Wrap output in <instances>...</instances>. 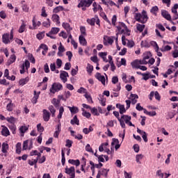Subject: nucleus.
<instances>
[{
	"label": "nucleus",
	"instance_id": "f257e3e1",
	"mask_svg": "<svg viewBox=\"0 0 178 178\" xmlns=\"http://www.w3.org/2000/svg\"><path fill=\"white\" fill-rule=\"evenodd\" d=\"M65 112V108L63 106H60L58 108V114L57 115V118L58 119V124L56 126V131L54 134V137L55 138H58L59 137V134H60V131L62 130V124H60V119L62 118V116H63V113Z\"/></svg>",
	"mask_w": 178,
	"mask_h": 178
},
{
	"label": "nucleus",
	"instance_id": "f03ea898",
	"mask_svg": "<svg viewBox=\"0 0 178 178\" xmlns=\"http://www.w3.org/2000/svg\"><path fill=\"white\" fill-rule=\"evenodd\" d=\"M134 17L136 22L142 23L143 24H145V23L148 22V15H147V12L145 10H143L142 13H136Z\"/></svg>",
	"mask_w": 178,
	"mask_h": 178
},
{
	"label": "nucleus",
	"instance_id": "7ed1b4c3",
	"mask_svg": "<svg viewBox=\"0 0 178 178\" xmlns=\"http://www.w3.org/2000/svg\"><path fill=\"white\" fill-rule=\"evenodd\" d=\"M116 28L118 31V33H117L116 35H118V34H126L127 35H130V31L124 23L119 22Z\"/></svg>",
	"mask_w": 178,
	"mask_h": 178
},
{
	"label": "nucleus",
	"instance_id": "20e7f679",
	"mask_svg": "<svg viewBox=\"0 0 178 178\" xmlns=\"http://www.w3.org/2000/svg\"><path fill=\"white\" fill-rule=\"evenodd\" d=\"M138 98V95L136 94L131 93L129 95V100H126L125 102L127 104V109H129L130 108V104H132V105H136L137 104V99Z\"/></svg>",
	"mask_w": 178,
	"mask_h": 178
},
{
	"label": "nucleus",
	"instance_id": "39448f33",
	"mask_svg": "<svg viewBox=\"0 0 178 178\" xmlns=\"http://www.w3.org/2000/svg\"><path fill=\"white\" fill-rule=\"evenodd\" d=\"M92 5L91 0H81L78 4V8H81L82 10H87V8H90Z\"/></svg>",
	"mask_w": 178,
	"mask_h": 178
},
{
	"label": "nucleus",
	"instance_id": "423d86ee",
	"mask_svg": "<svg viewBox=\"0 0 178 178\" xmlns=\"http://www.w3.org/2000/svg\"><path fill=\"white\" fill-rule=\"evenodd\" d=\"M63 86H62L60 83H54L50 88V92H51V94H55V92L60 91V90H63Z\"/></svg>",
	"mask_w": 178,
	"mask_h": 178
},
{
	"label": "nucleus",
	"instance_id": "0eeeda50",
	"mask_svg": "<svg viewBox=\"0 0 178 178\" xmlns=\"http://www.w3.org/2000/svg\"><path fill=\"white\" fill-rule=\"evenodd\" d=\"M115 40V42L118 43V36L115 38V36H106L104 37V45H112L113 44V41Z\"/></svg>",
	"mask_w": 178,
	"mask_h": 178
},
{
	"label": "nucleus",
	"instance_id": "6e6552de",
	"mask_svg": "<svg viewBox=\"0 0 178 178\" xmlns=\"http://www.w3.org/2000/svg\"><path fill=\"white\" fill-rule=\"evenodd\" d=\"M107 145H109V143L106 142L104 143H102L100 145V146L99 147V152H106V154H108V155H111V154H112V152L111 151V149H109L108 148L106 147Z\"/></svg>",
	"mask_w": 178,
	"mask_h": 178
},
{
	"label": "nucleus",
	"instance_id": "1a4fd4ad",
	"mask_svg": "<svg viewBox=\"0 0 178 178\" xmlns=\"http://www.w3.org/2000/svg\"><path fill=\"white\" fill-rule=\"evenodd\" d=\"M122 45H127L128 48H133L135 45L134 41L126 39L124 35L122 36Z\"/></svg>",
	"mask_w": 178,
	"mask_h": 178
},
{
	"label": "nucleus",
	"instance_id": "9d476101",
	"mask_svg": "<svg viewBox=\"0 0 178 178\" xmlns=\"http://www.w3.org/2000/svg\"><path fill=\"white\" fill-rule=\"evenodd\" d=\"M65 173H66V175H68L70 177H76V169L73 166L70 168L67 167L65 169Z\"/></svg>",
	"mask_w": 178,
	"mask_h": 178
},
{
	"label": "nucleus",
	"instance_id": "9b49d317",
	"mask_svg": "<svg viewBox=\"0 0 178 178\" xmlns=\"http://www.w3.org/2000/svg\"><path fill=\"white\" fill-rule=\"evenodd\" d=\"M67 77H69V73L63 70L60 71V79L63 83L67 82Z\"/></svg>",
	"mask_w": 178,
	"mask_h": 178
},
{
	"label": "nucleus",
	"instance_id": "f8f14e48",
	"mask_svg": "<svg viewBox=\"0 0 178 178\" xmlns=\"http://www.w3.org/2000/svg\"><path fill=\"white\" fill-rule=\"evenodd\" d=\"M43 120L44 122H49V120L51 119V113L48 111L47 109H43Z\"/></svg>",
	"mask_w": 178,
	"mask_h": 178
},
{
	"label": "nucleus",
	"instance_id": "ddd939ff",
	"mask_svg": "<svg viewBox=\"0 0 178 178\" xmlns=\"http://www.w3.org/2000/svg\"><path fill=\"white\" fill-rule=\"evenodd\" d=\"M2 41L3 42V44H10V41H12V40H10V36L9 35V33H4L2 35Z\"/></svg>",
	"mask_w": 178,
	"mask_h": 178
},
{
	"label": "nucleus",
	"instance_id": "4468645a",
	"mask_svg": "<svg viewBox=\"0 0 178 178\" xmlns=\"http://www.w3.org/2000/svg\"><path fill=\"white\" fill-rule=\"evenodd\" d=\"M1 127V135L3 137H8V136H10V131H9V129H8L6 126L2 125Z\"/></svg>",
	"mask_w": 178,
	"mask_h": 178
},
{
	"label": "nucleus",
	"instance_id": "2eb2a0df",
	"mask_svg": "<svg viewBox=\"0 0 178 178\" xmlns=\"http://www.w3.org/2000/svg\"><path fill=\"white\" fill-rule=\"evenodd\" d=\"M95 77L99 81H101L103 86H105L106 81H105V76L104 75L101 74V73L99 72H97L95 74Z\"/></svg>",
	"mask_w": 178,
	"mask_h": 178
},
{
	"label": "nucleus",
	"instance_id": "dca6fc26",
	"mask_svg": "<svg viewBox=\"0 0 178 178\" xmlns=\"http://www.w3.org/2000/svg\"><path fill=\"white\" fill-rule=\"evenodd\" d=\"M92 10L94 12V13H97V12H98V10H100V12H102L104 10V9H102V7H101V5L97 3V2H94L92 3Z\"/></svg>",
	"mask_w": 178,
	"mask_h": 178
},
{
	"label": "nucleus",
	"instance_id": "f3484780",
	"mask_svg": "<svg viewBox=\"0 0 178 178\" xmlns=\"http://www.w3.org/2000/svg\"><path fill=\"white\" fill-rule=\"evenodd\" d=\"M62 26L63 29L66 30L67 34H70V31L73 30V28H72V26H70V24H69V23L67 22L63 23Z\"/></svg>",
	"mask_w": 178,
	"mask_h": 178
},
{
	"label": "nucleus",
	"instance_id": "a211bd4d",
	"mask_svg": "<svg viewBox=\"0 0 178 178\" xmlns=\"http://www.w3.org/2000/svg\"><path fill=\"white\" fill-rule=\"evenodd\" d=\"M65 51H66L65 47H63L62 42H60V46L58 47V51L57 53L58 56H63V52H65Z\"/></svg>",
	"mask_w": 178,
	"mask_h": 178
},
{
	"label": "nucleus",
	"instance_id": "6ab92c4d",
	"mask_svg": "<svg viewBox=\"0 0 178 178\" xmlns=\"http://www.w3.org/2000/svg\"><path fill=\"white\" fill-rule=\"evenodd\" d=\"M34 96L32 99V102L33 104H36L38 101V98H40V94H41V92H38L36 90L33 91Z\"/></svg>",
	"mask_w": 178,
	"mask_h": 178
},
{
	"label": "nucleus",
	"instance_id": "aec40b11",
	"mask_svg": "<svg viewBox=\"0 0 178 178\" xmlns=\"http://www.w3.org/2000/svg\"><path fill=\"white\" fill-rule=\"evenodd\" d=\"M161 15L163 16V17H164V19H166V20H171L172 19V17H170V14H169V13L165 10L161 11Z\"/></svg>",
	"mask_w": 178,
	"mask_h": 178
},
{
	"label": "nucleus",
	"instance_id": "412c9836",
	"mask_svg": "<svg viewBox=\"0 0 178 178\" xmlns=\"http://www.w3.org/2000/svg\"><path fill=\"white\" fill-rule=\"evenodd\" d=\"M29 80H30V78H29V76L22 79H20L19 81V85L23 87V86H26V84L29 83Z\"/></svg>",
	"mask_w": 178,
	"mask_h": 178
},
{
	"label": "nucleus",
	"instance_id": "4be33fe9",
	"mask_svg": "<svg viewBox=\"0 0 178 178\" xmlns=\"http://www.w3.org/2000/svg\"><path fill=\"white\" fill-rule=\"evenodd\" d=\"M79 40L81 45H83V47H86V45H87V40H86V38H84L83 35H79Z\"/></svg>",
	"mask_w": 178,
	"mask_h": 178
},
{
	"label": "nucleus",
	"instance_id": "5701e85b",
	"mask_svg": "<svg viewBox=\"0 0 178 178\" xmlns=\"http://www.w3.org/2000/svg\"><path fill=\"white\" fill-rule=\"evenodd\" d=\"M116 108L120 109V115H123V113H126V108H124V105L117 104Z\"/></svg>",
	"mask_w": 178,
	"mask_h": 178
},
{
	"label": "nucleus",
	"instance_id": "b1692460",
	"mask_svg": "<svg viewBox=\"0 0 178 178\" xmlns=\"http://www.w3.org/2000/svg\"><path fill=\"white\" fill-rule=\"evenodd\" d=\"M19 133L21 134V137H24V133H26V131H27V130H29V127H27L26 126H22L19 127Z\"/></svg>",
	"mask_w": 178,
	"mask_h": 178
},
{
	"label": "nucleus",
	"instance_id": "393cba45",
	"mask_svg": "<svg viewBox=\"0 0 178 178\" xmlns=\"http://www.w3.org/2000/svg\"><path fill=\"white\" fill-rule=\"evenodd\" d=\"M32 23H33V30H35L37 27H40V26H41V22L38 21V22H35V17L33 18ZM30 29H32V28H30Z\"/></svg>",
	"mask_w": 178,
	"mask_h": 178
},
{
	"label": "nucleus",
	"instance_id": "a878e982",
	"mask_svg": "<svg viewBox=\"0 0 178 178\" xmlns=\"http://www.w3.org/2000/svg\"><path fill=\"white\" fill-rule=\"evenodd\" d=\"M16 62V55L13 54L10 56V58L8 59L7 62V65H10L12 63H15Z\"/></svg>",
	"mask_w": 178,
	"mask_h": 178
},
{
	"label": "nucleus",
	"instance_id": "bb28decb",
	"mask_svg": "<svg viewBox=\"0 0 178 178\" xmlns=\"http://www.w3.org/2000/svg\"><path fill=\"white\" fill-rule=\"evenodd\" d=\"M59 15L56 14H54L51 17V20L54 22L56 23V24H60V22L59 21Z\"/></svg>",
	"mask_w": 178,
	"mask_h": 178
},
{
	"label": "nucleus",
	"instance_id": "cd10ccee",
	"mask_svg": "<svg viewBox=\"0 0 178 178\" xmlns=\"http://www.w3.org/2000/svg\"><path fill=\"white\" fill-rule=\"evenodd\" d=\"M48 109L50 112V115L51 114V117L55 118V116H56L55 113H56V109H55V107H54V106L51 105L48 107Z\"/></svg>",
	"mask_w": 178,
	"mask_h": 178
},
{
	"label": "nucleus",
	"instance_id": "c85d7f7f",
	"mask_svg": "<svg viewBox=\"0 0 178 178\" xmlns=\"http://www.w3.org/2000/svg\"><path fill=\"white\" fill-rule=\"evenodd\" d=\"M106 55H108L107 52H99V56L102 58L104 60V62H106V63H108V59L106 58Z\"/></svg>",
	"mask_w": 178,
	"mask_h": 178
},
{
	"label": "nucleus",
	"instance_id": "c756f323",
	"mask_svg": "<svg viewBox=\"0 0 178 178\" xmlns=\"http://www.w3.org/2000/svg\"><path fill=\"white\" fill-rule=\"evenodd\" d=\"M120 119H122V120H123L124 122H125L126 124H127L129 123V122H130V120H131V117L127 115H122Z\"/></svg>",
	"mask_w": 178,
	"mask_h": 178
},
{
	"label": "nucleus",
	"instance_id": "7c9ffc66",
	"mask_svg": "<svg viewBox=\"0 0 178 178\" xmlns=\"http://www.w3.org/2000/svg\"><path fill=\"white\" fill-rule=\"evenodd\" d=\"M8 149H9V145H8V143H3L2 144V148H1V151L3 154H6Z\"/></svg>",
	"mask_w": 178,
	"mask_h": 178
},
{
	"label": "nucleus",
	"instance_id": "2f4dec72",
	"mask_svg": "<svg viewBox=\"0 0 178 178\" xmlns=\"http://www.w3.org/2000/svg\"><path fill=\"white\" fill-rule=\"evenodd\" d=\"M68 163H71V165H74L75 166H80V160L79 159H70L68 161Z\"/></svg>",
	"mask_w": 178,
	"mask_h": 178
},
{
	"label": "nucleus",
	"instance_id": "473e14b6",
	"mask_svg": "<svg viewBox=\"0 0 178 178\" xmlns=\"http://www.w3.org/2000/svg\"><path fill=\"white\" fill-rule=\"evenodd\" d=\"M131 65L133 69H138V67H140V63L138 62V60H135L134 61L131 62Z\"/></svg>",
	"mask_w": 178,
	"mask_h": 178
},
{
	"label": "nucleus",
	"instance_id": "72a5a7b5",
	"mask_svg": "<svg viewBox=\"0 0 178 178\" xmlns=\"http://www.w3.org/2000/svg\"><path fill=\"white\" fill-rule=\"evenodd\" d=\"M95 22H97V16L92 19H87V23H88V24H90V26H95Z\"/></svg>",
	"mask_w": 178,
	"mask_h": 178
},
{
	"label": "nucleus",
	"instance_id": "f704fd0d",
	"mask_svg": "<svg viewBox=\"0 0 178 178\" xmlns=\"http://www.w3.org/2000/svg\"><path fill=\"white\" fill-rule=\"evenodd\" d=\"M6 120L8 122V123H10L11 124H15L16 123V118L13 116L11 117H7L6 118Z\"/></svg>",
	"mask_w": 178,
	"mask_h": 178
},
{
	"label": "nucleus",
	"instance_id": "c9c22d12",
	"mask_svg": "<svg viewBox=\"0 0 178 178\" xmlns=\"http://www.w3.org/2000/svg\"><path fill=\"white\" fill-rule=\"evenodd\" d=\"M136 29L138 31H140V33H143V31H144V29H145V25L141 24H137Z\"/></svg>",
	"mask_w": 178,
	"mask_h": 178
},
{
	"label": "nucleus",
	"instance_id": "e433bc0d",
	"mask_svg": "<svg viewBox=\"0 0 178 178\" xmlns=\"http://www.w3.org/2000/svg\"><path fill=\"white\" fill-rule=\"evenodd\" d=\"M172 49V47L169 46V45H163L162 46V47L160 49V51H161V52H166L168 51H170Z\"/></svg>",
	"mask_w": 178,
	"mask_h": 178
},
{
	"label": "nucleus",
	"instance_id": "4c0bfd02",
	"mask_svg": "<svg viewBox=\"0 0 178 178\" xmlns=\"http://www.w3.org/2000/svg\"><path fill=\"white\" fill-rule=\"evenodd\" d=\"M43 27H46L47 29L51 27V19L49 18L47 19V21L42 22Z\"/></svg>",
	"mask_w": 178,
	"mask_h": 178
},
{
	"label": "nucleus",
	"instance_id": "58836bf2",
	"mask_svg": "<svg viewBox=\"0 0 178 178\" xmlns=\"http://www.w3.org/2000/svg\"><path fill=\"white\" fill-rule=\"evenodd\" d=\"M70 123L71 124H77V126L80 124L79 119H77V115L74 116L73 119L71 120Z\"/></svg>",
	"mask_w": 178,
	"mask_h": 178
},
{
	"label": "nucleus",
	"instance_id": "ea45409f",
	"mask_svg": "<svg viewBox=\"0 0 178 178\" xmlns=\"http://www.w3.org/2000/svg\"><path fill=\"white\" fill-rule=\"evenodd\" d=\"M86 70L88 74H91L92 73V70H94V67L88 63L86 67Z\"/></svg>",
	"mask_w": 178,
	"mask_h": 178
},
{
	"label": "nucleus",
	"instance_id": "a19ab883",
	"mask_svg": "<svg viewBox=\"0 0 178 178\" xmlns=\"http://www.w3.org/2000/svg\"><path fill=\"white\" fill-rule=\"evenodd\" d=\"M90 111H91V113L95 116H99V113H98V109H97V108L95 107L90 108Z\"/></svg>",
	"mask_w": 178,
	"mask_h": 178
},
{
	"label": "nucleus",
	"instance_id": "79ce46f5",
	"mask_svg": "<svg viewBox=\"0 0 178 178\" xmlns=\"http://www.w3.org/2000/svg\"><path fill=\"white\" fill-rule=\"evenodd\" d=\"M68 109L70 111L71 113H77L79 112V108L76 106H68Z\"/></svg>",
	"mask_w": 178,
	"mask_h": 178
},
{
	"label": "nucleus",
	"instance_id": "37998d69",
	"mask_svg": "<svg viewBox=\"0 0 178 178\" xmlns=\"http://www.w3.org/2000/svg\"><path fill=\"white\" fill-rule=\"evenodd\" d=\"M60 30V29L59 28L53 27V28H51L49 33H51V34H53V35H56L59 33Z\"/></svg>",
	"mask_w": 178,
	"mask_h": 178
},
{
	"label": "nucleus",
	"instance_id": "c03bdc74",
	"mask_svg": "<svg viewBox=\"0 0 178 178\" xmlns=\"http://www.w3.org/2000/svg\"><path fill=\"white\" fill-rule=\"evenodd\" d=\"M37 162H38V158L28 161V163L30 165V166H34V165L37 164Z\"/></svg>",
	"mask_w": 178,
	"mask_h": 178
},
{
	"label": "nucleus",
	"instance_id": "a18cd8bd",
	"mask_svg": "<svg viewBox=\"0 0 178 178\" xmlns=\"http://www.w3.org/2000/svg\"><path fill=\"white\" fill-rule=\"evenodd\" d=\"M51 104L55 106V108H58V106H59V104H60V101L54 98L52 99Z\"/></svg>",
	"mask_w": 178,
	"mask_h": 178
},
{
	"label": "nucleus",
	"instance_id": "49530a36",
	"mask_svg": "<svg viewBox=\"0 0 178 178\" xmlns=\"http://www.w3.org/2000/svg\"><path fill=\"white\" fill-rule=\"evenodd\" d=\"M16 152L17 154H20L22 152V143H17L16 145Z\"/></svg>",
	"mask_w": 178,
	"mask_h": 178
},
{
	"label": "nucleus",
	"instance_id": "de8ad7c7",
	"mask_svg": "<svg viewBox=\"0 0 178 178\" xmlns=\"http://www.w3.org/2000/svg\"><path fill=\"white\" fill-rule=\"evenodd\" d=\"M108 172H109L108 169H102V170L100 171V175H102V176H104V177H107Z\"/></svg>",
	"mask_w": 178,
	"mask_h": 178
},
{
	"label": "nucleus",
	"instance_id": "09e8293b",
	"mask_svg": "<svg viewBox=\"0 0 178 178\" xmlns=\"http://www.w3.org/2000/svg\"><path fill=\"white\" fill-rule=\"evenodd\" d=\"M154 44H155V51L157 53V55L159 56H162V53L159 51V46H158V44L156 43V42H154Z\"/></svg>",
	"mask_w": 178,
	"mask_h": 178
},
{
	"label": "nucleus",
	"instance_id": "8fccbe9b",
	"mask_svg": "<svg viewBox=\"0 0 178 178\" xmlns=\"http://www.w3.org/2000/svg\"><path fill=\"white\" fill-rule=\"evenodd\" d=\"M151 56H152L151 52H149V51L146 52L144 54L143 59H145V60H149Z\"/></svg>",
	"mask_w": 178,
	"mask_h": 178
},
{
	"label": "nucleus",
	"instance_id": "3c124183",
	"mask_svg": "<svg viewBox=\"0 0 178 178\" xmlns=\"http://www.w3.org/2000/svg\"><path fill=\"white\" fill-rule=\"evenodd\" d=\"M10 130L12 131L13 134H16V125L14 124L8 126Z\"/></svg>",
	"mask_w": 178,
	"mask_h": 178
},
{
	"label": "nucleus",
	"instance_id": "603ef678",
	"mask_svg": "<svg viewBox=\"0 0 178 178\" xmlns=\"http://www.w3.org/2000/svg\"><path fill=\"white\" fill-rule=\"evenodd\" d=\"M24 30H26V24L24 22H23L22 24V25L20 26L18 31H19V33H24Z\"/></svg>",
	"mask_w": 178,
	"mask_h": 178
},
{
	"label": "nucleus",
	"instance_id": "864d4df0",
	"mask_svg": "<svg viewBox=\"0 0 178 178\" xmlns=\"http://www.w3.org/2000/svg\"><path fill=\"white\" fill-rule=\"evenodd\" d=\"M82 111H83V113H82L83 116H84L85 118H87L88 119H89V118H91V113L86 111L84 108H82Z\"/></svg>",
	"mask_w": 178,
	"mask_h": 178
},
{
	"label": "nucleus",
	"instance_id": "5fc2aeb1",
	"mask_svg": "<svg viewBox=\"0 0 178 178\" xmlns=\"http://www.w3.org/2000/svg\"><path fill=\"white\" fill-rule=\"evenodd\" d=\"M62 10H63V7L62 6H59L56 7V8L54 9L53 12H54V13H58V12H60V11H62Z\"/></svg>",
	"mask_w": 178,
	"mask_h": 178
},
{
	"label": "nucleus",
	"instance_id": "6e6d98bb",
	"mask_svg": "<svg viewBox=\"0 0 178 178\" xmlns=\"http://www.w3.org/2000/svg\"><path fill=\"white\" fill-rule=\"evenodd\" d=\"M79 72V66H76L75 69L72 68V71H71V74L72 76H76V74H77V72Z\"/></svg>",
	"mask_w": 178,
	"mask_h": 178
},
{
	"label": "nucleus",
	"instance_id": "4d7b16f0",
	"mask_svg": "<svg viewBox=\"0 0 178 178\" xmlns=\"http://www.w3.org/2000/svg\"><path fill=\"white\" fill-rule=\"evenodd\" d=\"M143 158H144V156H143V154H137L136 156V161L137 162V163H141V162H140V161H141V159H143Z\"/></svg>",
	"mask_w": 178,
	"mask_h": 178
},
{
	"label": "nucleus",
	"instance_id": "13d9d810",
	"mask_svg": "<svg viewBox=\"0 0 178 178\" xmlns=\"http://www.w3.org/2000/svg\"><path fill=\"white\" fill-rule=\"evenodd\" d=\"M6 109L7 111H8V112H12V111H13V104H12V102H10L6 106Z\"/></svg>",
	"mask_w": 178,
	"mask_h": 178
},
{
	"label": "nucleus",
	"instance_id": "bf43d9fd",
	"mask_svg": "<svg viewBox=\"0 0 178 178\" xmlns=\"http://www.w3.org/2000/svg\"><path fill=\"white\" fill-rule=\"evenodd\" d=\"M158 10H159V8H158V6H156L152 8L150 12L153 15H156V13L158 12Z\"/></svg>",
	"mask_w": 178,
	"mask_h": 178
},
{
	"label": "nucleus",
	"instance_id": "052dcab7",
	"mask_svg": "<svg viewBox=\"0 0 178 178\" xmlns=\"http://www.w3.org/2000/svg\"><path fill=\"white\" fill-rule=\"evenodd\" d=\"M77 92L79 94H87V89L81 87L77 90Z\"/></svg>",
	"mask_w": 178,
	"mask_h": 178
},
{
	"label": "nucleus",
	"instance_id": "680f3d73",
	"mask_svg": "<svg viewBox=\"0 0 178 178\" xmlns=\"http://www.w3.org/2000/svg\"><path fill=\"white\" fill-rule=\"evenodd\" d=\"M156 27L161 30V31H165V26L162 24H156Z\"/></svg>",
	"mask_w": 178,
	"mask_h": 178
},
{
	"label": "nucleus",
	"instance_id": "e2e57ef3",
	"mask_svg": "<svg viewBox=\"0 0 178 178\" xmlns=\"http://www.w3.org/2000/svg\"><path fill=\"white\" fill-rule=\"evenodd\" d=\"M85 98H86L87 101L90 103H92V98H91V95H88V93H86L84 95Z\"/></svg>",
	"mask_w": 178,
	"mask_h": 178
},
{
	"label": "nucleus",
	"instance_id": "0e129e2a",
	"mask_svg": "<svg viewBox=\"0 0 178 178\" xmlns=\"http://www.w3.org/2000/svg\"><path fill=\"white\" fill-rule=\"evenodd\" d=\"M39 49H44L45 52L48 51V46H47V44H40V46L39 47Z\"/></svg>",
	"mask_w": 178,
	"mask_h": 178
},
{
	"label": "nucleus",
	"instance_id": "69168bd1",
	"mask_svg": "<svg viewBox=\"0 0 178 178\" xmlns=\"http://www.w3.org/2000/svg\"><path fill=\"white\" fill-rule=\"evenodd\" d=\"M56 63L57 65L58 69H60V67H62V60H60V58H58L56 60Z\"/></svg>",
	"mask_w": 178,
	"mask_h": 178
},
{
	"label": "nucleus",
	"instance_id": "338daca9",
	"mask_svg": "<svg viewBox=\"0 0 178 178\" xmlns=\"http://www.w3.org/2000/svg\"><path fill=\"white\" fill-rule=\"evenodd\" d=\"M175 115H176L175 113L169 112L168 115H167V119H173V118H175Z\"/></svg>",
	"mask_w": 178,
	"mask_h": 178
},
{
	"label": "nucleus",
	"instance_id": "774afa93",
	"mask_svg": "<svg viewBox=\"0 0 178 178\" xmlns=\"http://www.w3.org/2000/svg\"><path fill=\"white\" fill-rule=\"evenodd\" d=\"M119 144V140L116 138H113L111 142V147H113V145H118Z\"/></svg>",
	"mask_w": 178,
	"mask_h": 178
}]
</instances>
